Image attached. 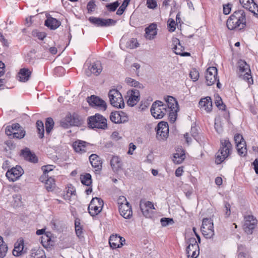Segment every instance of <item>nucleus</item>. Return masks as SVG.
I'll list each match as a JSON object with an SVG mask.
<instances>
[{
	"mask_svg": "<svg viewBox=\"0 0 258 258\" xmlns=\"http://www.w3.org/2000/svg\"><path fill=\"white\" fill-rule=\"evenodd\" d=\"M87 102L89 104L94 107H96L99 110L105 111L107 108V105L105 101L95 95H91L87 98Z\"/></svg>",
	"mask_w": 258,
	"mask_h": 258,
	"instance_id": "11",
	"label": "nucleus"
},
{
	"mask_svg": "<svg viewBox=\"0 0 258 258\" xmlns=\"http://www.w3.org/2000/svg\"><path fill=\"white\" fill-rule=\"evenodd\" d=\"M125 82L127 84L131 85V86L138 87L139 88H143V85L142 84L132 78H126L125 79Z\"/></svg>",
	"mask_w": 258,
	"mask_h": 258,
	"instance_id": "43",
	"label": "nucleus"
},
{
	"mask_svg": "<svg viewBox=\"0 0 258 258\" xmlns=\"http://www.w3.org/2000/svg\"><path fill=\"white\" fill-rule=\"evenodd\" d=\"M168 110L179 109L178 104L176 100L172 96H168L165 98Z\"/></svg>",
	"mask_w": 258,
	"mask_h": 258,
	"instance_id": "34",
	"label": "nucleus"
},
{
	"mask_svg": "<svg viewBox=\"0 0 258 258\" xmlns=\"http://www.w3.org/2000/svg\"><path fill=\"white\" fill-rule=\"evenodd\" d=\"M30 255L31 258H46L45 251L40 247L32 248Z\"/></svg>",
	"mask_w": 258,
	"mask_h": 258,
	"instance_id": "33",
	"label": "nucleus"
},
{
	"mask_svg": "<svg viewBox=\"0 0 258 258\" xmlns=\"http://www.w3.org/2000/svg\"><path fill=\"white\" fill-rule=\"evenodd\" d=\"M189 76L190 78L194 81H197L200 76L198 70L196 69H192L191 70L190 72Z\"/></svg>",
	"mask_w": 258,
	"mask_h": 258,
	"instance_id": "51",
	"label": "nucleus"
},
{
	"mask_svg": "<svg viewBox=\"0 0 258 258\" xmlns=\"http://www.w3.org/2000/svg\"><path fill=\"white\" fill-rule=\"evenodd\" d=\"M88 144L85 141L78 140L74 142L73 147L76 152L82 153L86 152V145Z\"/></svg>",
	"mask_w": 258,
	"mask_h": 258,
	"instance_id": "27",
	"label": "nucleus"
},
{
	"mask_svg": "<svg viewBox=\"0 0 258 258\" xmlns=\"http://www.w3.org/2000/svg\"><path fill=\"white\" fill-rule=\"evenodd\" d=\"M227 27L230 30H241L246 26L245 14L243 10L236 11L227 21Z\"/></svg>",
	"mask_w": 258,
	"mask_h": 258,
	"instance_id": "1",
	"label": "nucleus"
},
{
	"mask_svg": "<svg viewBox=\"0 0 258 258\" xmlns=\"http://www.w3.org/2000/svg\"><path fill=\"white\" fill-rule=\"evenodd\" d=\"M183 172V170L182 169V167H178L175 170V175L177 177H179V176H180L182 175Z\"/></svg>",
	"mask_w": 258,
	"mask_h": 258,
	"instance_id": "64",
	"label": "nucleus"
},
{
	"mask_svg": "<svg viewBox=\"0 0 258 258\" xmlns=\"http://www.w3.org/2000/svg\"><path fill=\"white\" fill-rule=\"evenodd\" d=\"M187 244H188L187 249L188 250L190 248L192 247V249H199V246L197 243V241L195 238L190 237L188 238L186 241Z\"/></svg>",
	"mask_w": 258,
	"mask_h": 258,
	"instance_id": "41",
	"label": "nucleus"
},
{
	"mask_svg": "<svg viewBox=\"0 0 258 258\" xmlns=\"http://www.w3.org/2000/svg\"><path fill=\"white\" fill-rule=\"evenodd\" d=\"M257 224V220L252 215H247L244 217L243 229L247 234H251L253 230Z\"/></svg>",
	"mask_w": 258,
	"mask_h": 258,
	"instance_id": "10",
	"label": "nucleus"
},
{
	"mask_svg": "<svg viewBox=\"0 0 258 258\" xmlns=\"http://www.w3.org/2000/svg\"><path fill=\"white\" fill-rule=\"evenodd\" d=\"M95 4L94 2L90 1L87 4V9L89 12H93L95 9Z\"/></svg>",
	"mask_w": 258,
	"mask_h": 258,
	"instance_id": "57",
	"label": "nucleus"
},
{
	"mask_svg": "<svg viewBox=\"0 0 258 258\" xmlns=\"http://www.w3.org/2000/svg\"><path fill=\"white\" fill-rule=\"evenodd\" d=\"M31 75V72L29 69L23 68L20 70L18 73L19 80L21 82H26L28 81Z\"/></svg>",
	"mask_w": 258,
	"mask_h": 258,
	"instance_id": "31",
	"label": "nucleus"
},
{
	"mask_svg": "<svg viewBox=\"0 0 258 258\" xmlns=\"http://www.w3.org/2000/svg\"><path fill=\"white\" fill-rule=\"evenodd\" d=\"M126 98H128L127 103L130 106H134L140 100V93L139 90L133 89L127 92Z\"/></svg>",
	"mask_w": 258,
	"mask_h": 258,
	"instance_id": "15",
	"label": "nucleus"
},
{
	"mask_svg": "<svg viewBox=\"0 0 258 258\" xmlns=\"http://www.w3.org/2000/svg\"><path fill=\"white\" fill-rule=\"evenodd\" d=\"M234 140L236 144L238 154L241 156H245L247 150L246 148V143L242 136L240 134H236L234 136Z\"/></svg>",
	"mask_w": 258,
	"mask_h": 258,
	"instance_id": "12",
	"label": "nucleus"
},
{
	"mask_svg": "<svg viewBox=\"0 0 258 258\" xmlns=\"http://www.w3.org/2000/svg\"><path fill=\"white\" fill-rule=\"evenodd\" d=\"M88 70L90 72H86L88 76L91 74H93L96 76H98L102 71V67L100 61H96L94 62L88 67Z\"/></svg>",
	"mask_w": 258,
	"mask_h": 258,
	"instance_id": "23",
	"label": "nucleus"
},
{
	"mask_svg": "<svg viewBox=\"0 0 258 258\" xmlns=\"http://www.w3.org/2000/svg\"><path fill=\"white\" fill-rule=\"evenodd\" d=\"M66 120L70 122L71 125L77 126L81 125L84 122L83 118L77 113L67 116Z\"/></svg>",
	"mask_w": 258,
	"mask_h": 258,
	"instance_id": "21",
	"label": "nucleus"
},
{
	"mask_svg": "<svg viewBox=\"0 0 258 258\" xmlns=\"http://www.w3.org/2000/svg\"><path fill=\"white\" fill-rule=\"evenodd\" d=\"M21 154L24 158L27 161L32 163H37L38 158L36 155L32 153L29 148H26L21 151Z\"/></svg>",
	"mask_w": 258,
	"mask_h": 258,
	"instance_id": "25",
	"label": "nucleus"
},
{
	"mask_svg": "<svg viewBox=\"0 0 258 258\" xmlns=\"http://www.w3.org/2000/svg\"><path fill=\"white\" fill-rule=\"evenodd\" d=\"M201 229L203 235L206 238H211L215 234L213 220L211 219H203Z\"/></svg>",
	"mask_w": 258,
	"mask_h": 258,
	"instance_id": "8",
	"label": "nucleus"
},
{
	"mask_svg": "<svg viewBox=\"0 0 258 258\" xmlns=\"http://www.w3.org/2000/svg\"><path fill=\"white\" fill-rule=\"evenodd\" d=\"M122 237L117 236V235H112L110 236L109 240V243L110 247L113 248H116L122 246L123 244L120 241Z\"/></svg>",
	"mask_w": 258,
	"mask_h": 258,
	"instance_id": "28",
	"label": "nucleus"
},
{
	"mask_svg": "<svg viewBox=\"0 0 258 258\" xmlns=\"http://www.w3.org/2000/svg\"><path fill=\"white\" fill-rule=\"evenodd\" d=\"M45 186L48 191H52L55 187V181L54 178L50 177L47 178L46 181L45 182Z\"/></svg>",
	"mask_w": 258,
	"mask_h": 258,
	"instance_id": "42",
	"label": "nucleus"
},
{
	"mask_svg": "<svg viewBox=\"0 0 258 258\" xmlns=\"http://www.w3.org/2000/svg\"><path fill=\"white\" fill-rule=\"evenodd\" d=\"M54 125V122L51 117H48L45 121V130L46 134H49L52 130Z\"/></svg>",
	"mask_w": 258,
	"mask_h": 258,
	"instance_id": "40",
	"label": "nucleus"
},
{
	"mask_svg": "<svg viewBox=\"0 0 258 258\" xmlns=\"http://www.w3.org/2000/svg\"><path fill=\"white\" fill-rule=\"evenodd\" d=\"M239 2L244 8L248 9L254 15H257L255 13V10L258 11V6L253 2V0H239Z\"/></svg>",
	"mask_w": 258,
	"mask_h": 258,
	"instance_id": "22",
	"label": "nucleus"
},
{
	"mask_svg": "<svg viewBox=\"0 0 258 258\" xmlns=\"http://www.w3.org/2000/svg\"><path fill=\"white\" fill-rule=\"evenodd\" d=\"M110 104L114 107L122 108L124 103L121 94L117 89H112L108 93Z\"/></svg>",
	"mask_w": 258,
	"mask_h": 258,
	"instance_id": "6",
	"label": "nucleus"
},
{
	"mask_svg": "<svg viewBox=\"0 0 258 258\" xmlns=\"http://www.w3.org/2000/svg\"><path fill=\"white\" fill-rule=\"evenodd\" d=\"M89 21L92 24L100 27H108L114 25L116 24V21L111 19H102L100 18L91 17L89 18Z\"/></svg>",
	"mask_w": 258,
	"mask_h": 258,
	"instance_id": "13",
	"label": "nucleus"
},
{
	"mask_svg": "<svg viewBox=\"0 0 258 258\" xmlns=\"http://www.w3.org/2000/svg\"><path fill=\"white\" fill-rule=\"evenodd\" d=\"M13 127H11L10 125L7 126L5 130V133L8 136H13Z\"/></svg>",
	"mask_w": 258,
	"mask_h": 258,
	"instance_id": "58",
	"label": "nucleus"
},
{
	"mask_svg": "<svg viewBox=\"0 0 258 258\" xmlns=\"http://www.w3.org/2000/svg\"><path fill=\"white\" fill-rule=\"evenodd\" d=\"M220 148L216 154L215 163L220 164L230 154L232 145L228 139H222L220 141Z\"/></svg>",
	"mask_w": 258,
	"mask_h": 258,
	"instance_id": "2",
	"label": "nucleus"
},
{
	"mask_svg": "<svg viewBox=\"0 0 258 258\" xmlns=\"http://www.w3.org/2000/svg\"><path fill=\"white\" fill-rule=\"evenodd\" d=\"M230 205L228 202H225V208L226 210L225 214L227 216H229L230 215Z\"/></svg>",
	"mask_w": 258,
	"mask_h": 258,
	"instance_id": "61",
	"label": "nucleus"
},
{
	"mask_svg": "<svg viewBox=\"0 0 258 258\" xmlns=\"http://www.w3.org/2000/svg\"><path fill=\"white\" fill-rule=\"evenodd\" d=\"M103 204V200L100 198H93L88 208L90 214L92 216L98 215L101 211Z\"/></svg>",
	"mask_w": 258,
	"mask_h": 258,
	"instance_id": "9",
	"label": "nucleus"
},
{
	"mask_svg": "<svg viewBox=\"0 0 258 258\" xmlns=\"http://www.w3.org/2000/svg\"><path fill=\"white\" fill-rule=\"evenodd\" d=\"M26 252V251L24 249L23 239H21L16 242L13 250V254L15 256H19Z\"/></svg>",
	"mask_w": 258,
	"mask_h": 258,
	"instance_id": "24",
	"label": "nucleus"
},
{
	"mask_svg": "<svg viewBox=\"0 0 258 258\" xmlns=\"http://www.w3.org/2000/svg\"><path fill=\"white\" fill-rule=\"evenodd\" d=\"M110 163L114 172H118L123 169V163L119 156H113L110 160Z\"/></svg>",
	"mask_w": 258,
	"mask_h": 258,
	"instance_id": "19",
	"label": "nucleus"
},
{
	"mask_svg": "<svg viewBox=\"0 0 258 258\" xmlns=\"http://www.w3.org/2000/svg\"><path fill=\"white\" fill-rule=\"evenodd\" d=\"M146 5L147 7L151 9H154L157 7L156 0H147Z\"/></svg>",
	"mask_w": 258,
	"mask_h": 258,
	"instance_id": "53",
	"label": "nucleus"
},
{
	"mask_svg": "<svg viewBox=\"0 0 258 258\" xmlns=\"http://www.w3.org/2000/svg\"><path fill=\"white\" fill-rule=\"evenodd\" d=\"M172 43L174 45L173 49L174 52L178 55L181 54V53L184 50V47L181 45L179 40L176 38H173Z\"/></svg>",
	"mask_w": 258,
	"mask_h": 258,
	"instance_id": "35",
	"label": "nucleus"
},
{
	"mask_svg": "<svg viewBox=\"0 0 258 258\" xmlns=\"http://www.w3.org/2000/svg\"><path fill=\"white\" fill-rule=\"evenodd\" d=\"M206 83L208 86H211L217 82V87L219 89L221 88L218 76V71L216 67H209L205 73Z\"/></svg>",
	"mask_w": 258,
	"mask_h": 258,
	"instance_id": "5",
	"label": "nucleus"
},
{
	"mask_svg": "<svg viewBox=\"0 0 258 258\" xmlns=\"http://www.w3.org/2000/svg\"><path fill=\"white\" fill-rule=\"evenodd\" d=\"M255 173L258 174V158H256L252 163Z\"/></svg>",
	"mask_w": 258,
	"mask_h": 258,
	"instance_id": "63",
	"label": "nucleus"
},
{
	"mask_svg": "<svg viewBox=\"0 0 258 258\" xmlns=\"http://www.w3.org/2000/svg\"><path fill=\"white\" fill-rule=\"evenodd\" d=\"M160 222L162 226L165 227L168 225L173 224L174 223V221L172 218H162L160 220Z\"/></svg>",
	"mask_w": 258,
	"mask_h": 258,
	"instance_id": "50",
	"label": "nucleus"
},
{
	"mask_svg": "<svg viewBox=\"0 0 258 258\" xmlns=\"http://www.w3.org/2000/svg\"><path fill=\"white\" fill-rule=\"evenodd\" d=\"M173 156V161L175 164H180L184 160L185 158L184 151L182 150L178 151Z\"/></svg>",
	"mask_w": 258,
	"mask_h": 258,
	"instance_id": "36",
	"label": "nucleus"
},
{
	"mask_svg": "<svg viewBox=\"0 0 258 258\" xmlns=\"http://www.w3.org/2000/svg\"><path fill=\"white\" fill-rule=\"evenodd\" d=\"M23 174V170L20 166H16L8 170L6 176L10 181H14L18 179Z\"/></svg>",
	"mask_w": 258,
	"mask_h": 258,
	"instance_id": "16",
	"label": "nucleus"
},
{
	"mask_svg": "<svg viewBox=\"0 0 258 258\" xmlns=\"http://www.w3.org/2000/svg\"><path fill=\"white\" fill-rule=\"evenodd\" d=\"M126 46L130 49H134L138 47L139 43L136 39L132 38L126 43Z\"/></svg>",
	"mask_w": 258,
	"mask_h": 258,
	"instance_id": "48",
	"label": "nucleus"
},
{
	"mask_svg": "<svg viewBox=\"0 0 258 258\" xmlns=\"http://www.w3.org/2000/svg\"><path fill=\"white\" fill-rule=\"evenodd\" d=\"M156 138L158 140H164L168 136L169 128L167 123L161 122L158 124Z\"/></svg>",
	"mask_w": 258,
	"mask_h": 258,
	"instance_id": "14",
	"label": "nucleus"
},
{
	"mask_svg": "<svg viewBox=\"0 0 258 258\" xmlns=\"http://www.w3.org/2000/svg\"><path fill=\"white\" fill-rule=\"evenodd\" d=\"M36 125L39 137L41 139L43 138L44 134V126L43 122L42 121L38 120L36 122Z\"/></svg>",
	"mask_w": 258,
	"mask_h": 258,
	"instance_id": "39",
	"label": "nucleus"
},
{
	"mask_svg": "<svg viewBox=\"0 0 258 258\" xmlns=\"http://www.w3.org/2000/svg\"><path fill=\"white\" fill-rule=\"evenodd\" d=\"M25 135V131L24 130L21 129L19 131L14 132L13 138L17 139H22L24 137Z\"/></svg>",
	"mask_w": 258,
	"mask_h": 258,
	"instance_id": "52",
	"label": "nucleus"
},
{
	"mask_svg": "<svg viewBox=\"0 0 258 258\" xmlns=\"http://www.w3.org/2000/svg\"><path fill=\"white\" fill-rule=\"evenodd\" d=\"M215 128L218 134L223 131V127L221 125V121L220 117H216L215 119Z\"/></svg>",
	"mask_w": 258,
	"mask_h": 258,
	"instance_id": "45",
	"label": "nucleus"
},
{
	"mask_svg": "<svg viewBox=\"0 0 258 258\" xmlns=\"http://www.w3.org/2000/svg\"><path fill=\"white\" fill-rule=\"evenodd\" d=\"M140 209L143 214L146 217L150 216V210L154 209V204L150 201L141 203L140 205Z\"/></svg>",
	"mask_w": 258,
	"mask_h": 258,
	"instance_id": "26",
	"label": "nucleus"
},
{
	"mask_svg": "<svg viewBox=\"0 0 258 258\" xmlns=\"http://www.w3.org/2000/svg\"><path fill=\"white\" fill-rule=\"evenodd\" d=\"M237 74L240 78L246 81L248 84H253V79L251 75L249 66L244 60L240 59L238 61Z\"/></svg>",
	"mask_w": 258,
	"mask_h": 258,
	"instance_id": "3",
	"label": "nucleus"
},
{
	"mask_svg": "<svg viewBox=\"0 0 258 258\" xmlns=\"http://www.w3.org/2000/svg\"><path fill=\"white\" fill-rule=\"evenodd\" d=\"M127 202L126 198L124 196H120L117 200L118 207L121 205H124Z\"/></svg>",
	"mask_w": 258,
	"mask_h": 258,
	"instance_id": "60",
	"label": "nucleus"
},
{
	"mask_svg": "<svg viewBox=\"0 0 258 258\" xmlns=\"http://www.w3.org/2000/svg\"><path fill=\"white\" fill-rule=\"evenodd\" d=\"M223 7V13L225 15H228L230 13L231 10V6L230 4H228L227 5H224Z\"/></svg>",
	"mask_w": 258,
	"mask_h": 258,
	"instance_id": "56",
	"label": "nucleus"
},
{
	"mask_svg": "<svg viewBox=\"0 0 258 258\" xmlns=\"http://www.w3.org/2000/svg\"><path fill=\"white\" fill-rule=\"evenodd\" d=\"M136 149V146L132 143H130L129 145V150L127 152V154L130 155H132L133 154L134 151Z\"/></svg>",
	"mask_w": 258,
	"mask_h": 258,
	"instance_id": "62",
	"label": "nucleus"
},
{
	"mask_svg": "<svg viewBox=\"0 0 258 258\" xmlns=\"http://www.w3.org/2000/svg\"><path fill=\"white\" fill-rule=\"evenodd\" d=\"M157 25L154 23L150 24L145 29V37L146 38L151 40L157 35Z\"/></svg>",
	"mask_w": 258,
	"mask_h": 258,
	"instance_id": "29",
	"label": "nucleus"
},
{
	"mask_svg": "<svg viewBox=\"0 0 258 258\" xmlns=\"http://www.w3.org/2000/svg\"><path fill=\"white\" fill-rule=\"evenodd\" d=\"M199 105L207 112L211 111L212 108L211 98L210 97H206L201 99L199 102Z\"/></svg>",
	"mask_w": 258,
	"mask_h": 258,
	"instance_id": "32",
	"label": "nucleus"
},
{
	"mask_svg": "<svg viewBox=\"0 0 258 258\" xmlns=\"http://www.w3.org/2000/svg\"><path fill=\"white\" fill-rule=\"evenodd\" d=\"M168 22H169V23L168 24V27L169 28V31L170 32L174 31L176 28L175 22L173 19H169L168 20Z\"/></svg>",
	"mask_w": 258,
	"mask_h": 258,
	"instance_id": "55",
	"label": "nucleus"
},
{
	"mask_svg": "<svg viewBox=\"0 0 258 258\" xmlns=\"http://www.w3.org/2000/svg\"><path fill=\"white\" fill-rule=\"evenodd\" d=\"M111 121L115 123H124L128 120L126 114L122 111H115L111 113Z\"/></svg>",
	"mask_w": 258,
	"mask_h": 258,
	"instance_id": "17",
	"label": "nucleus"
},
{
	"mask_svg": "<svg viewBox=\"0 0 258 258\" xmlns=\"http://www.w3.org/2000/svg\"><path fill=\"white\" fill-rule=\"evenodd\" d=\"M8 249V245L3 239V238L0 236V256L5 257L6 255Z\"/></svg>",
	"mask_w": 258,
	"mask_h": 258,
	"instance_id": "37",
	"label": "nucleus"
},
{
	"mask_svg": "<svg viewBox=\"0 0 258 258\" xmlns=\"http://www.w3.org/2000/svg\"><path fill=\"white\" fill-rule=\"evenodd\" d=\"M90 162L95 171H100L102 167V161L96 154H93L89 156Z\"/></svg>",
	"mask_w": 258,
	"mask_h": 258,
	"instance_id": "20",
	"label": "nucleus"
},
{
	"mask_svg": "<svg viewBox=\"0 0 258 258\" xmlns=\"http://www.w3.org/2000/svg\"><path fill=\"white\" fill-rule=\"evenodd\" d=\"M80 179L82 183L86 186H90L92 183L91 175L89 173L81 175Z\"/></svg>",
	"mask_w": 258,
	"mask_h": 258,
	"instance_id": "38",
	"label": "nucleus"
},
{
	"mask_svg": "<svg viewBox=\"0 0 258 258\" xmlns=\"http://www.w3.org/2000/svg\"><path fill=\"white\" fill-rule=\"evenodd\" d=\"M166 105L160 101L154 102L151 106L150 111L152 115L156 119H161L164 117L167 111Z\"/></svg>",
	"mask_w": 258,
	"mask_h": 258,
	"instance_id": "7",
	"label": "nucleus"
},
{
	"mask_svg": "<svg viewBox=\"0 0 258 258\" xmlns=\"http://www.w3.org/2000/svg\"><path fill=\"white\" fill-rule=\"evenodd\" d=\"M60 24L61 23L60 21L51 17H47L45 21V25L52 30L57 29Z\"/></svg>",
	"mask_w": 258,
	"mask_h": 258,
	"instance_id": "30",
	"label": "nucleus"
},
{
	"mask_svg": "<svg viewBox=\"0 0 258 258\" xmlns=\"http://www.w3.org/2000/svg\"><path fill=\"white\" fill-rule=\"evenodd\" d=\"M120 215L125 219H130L133 214L131 206L126 202L124 205H121L118 208Z\"/></svg>",
	"mask_w": 258,
	"mask_h": 258,
	"instance_id": "18",
	"label": "nucleus"
},
{
	"mask_svg": "<svg viewBox=\"0 0 258 258\" xmlns=\"http://www.w3.org/2000/svg\"><path fill=\"white\" fill-rule=\"evenodd\" d=\"M119 4L118 1H116L112 3L107 4L106 5V7L109 12H114L119 6Z\"/></svg>",
	"mask_w": 258,
	"mask_h": 258,
	"instance_id": "47",
	"label": "nucleus"
},
{
	"mask_svg": "<svg viewBox=\"0 0 258 258\" xmlns=\"http://www.w3.org/2000/svg\"><path fill=\"white\" fill-rule=\"evenodd\" d=\"M130 1L131 0H123V3L119 7V8H118L116 12V15L119 16L121 15L125 11V10L126 9V8L128 5Z\"/></svg>",
	"mask_w": 258,
	"mask_h": 258,
	"instance_id": "44",
	"label": "nucleus"
},
{
	"mask_svg": "<svg viewBox=\"0 0 258 258\" xmlns=\"http://www.w3.org/2000/svg\"><path fill=\"white\" fill-rule=\"evenodd\" d=\"M215 104L217 107L219 108V109H221L222 110H225L226 105L223 104L221 98L218 95H217L216 97Z\"/></svg>",
	"mask_w": 258,
	"mask_h": 258,
	"instance_id": "46",
	"label": "nucleus"
},
{
	"mask_svg": "<svg viewBox=\"0 0 258 258\" xmlns=\"http://www.w3.org/2000/svg\"><path fill=\"white\" fill-rule=\"evenodd\" d=\"M178 110L179 109L168 110L169 112V118L171 122H174L175 121L177 117V113Z\"/></svg>",
	"mask_w": 258,
	"mask_h": 258,
	"instance_id": "49",
	"label": "nucleus"
},
{
	"mask_svg": "<svg viewBox=\"0 0 258 258\" xmlns=\"http://www.w3.org/2000/svg\"><path fill=\"white\" fill-rule=\"evenodd\" d=\"M60 126L64 128H68L69 126H71L70 122L66 120V117L64 120H61L60 123Z\"/></svg>",
	"mask_w": 258,
	"mask_h": 258,
	"instance_id": "59",
	"label": "nucleus"
},
{
	"mask_svg": "<svg viewBox=\"0 0 258 258\" xmlns=\"http://www.w3.org/2000/svg\"><path fill=\"white\" fill-rule=\"evenodd\" d=\"M87 122L88 126L91 128L105 130L107 128V119L99 113L89 116Z\"/></svg>",
	"mask_w": 258,
	"mask_h": 258,
	"instance_id": "4",
	"label": "nucleus"
},
{
	"mask_svg": "<svg viewBox=\"0 0 258 258\" xmlns=\"http://www.w3.org/2000/svg\"><path fill=\"white\" fill-rule=\"evenodd\" d=\"M54 166L52 165H48L46 166H43L41 168L43 173L48 174V173L53 170Z\"/></svg>",
	"mask_w": 258,
	"mask_h": 258,
	"instance_id": "54",
	"label": "nucleus"
}]
</instances>
